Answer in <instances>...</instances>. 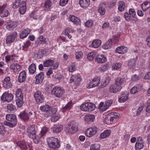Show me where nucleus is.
Instances as JSON below:
<instances>
[{"label": "nucleus", "instance_id": "f257e3e1", "mask_svg": "<svg viewBox=\"0 0 150 150\" xmlns=\"http://www.w3.org/2000/svg\"><path fill=\"white\" fill-rule=\"evenodd\" d=\"M27 132L28 137L33 139L34 142L35 144L40 142V138L39 136L36 134V131L34 125H32L29 126L27 129Z\"/></svg>", "mask_w": 150, "mask_h": 150}, {"label": "nucleus", "instance_id": "f03ea898", "mask_svg": "<svg viewBox=\"0 0 150 150\" xmlns=\"http://www.w3.org/2000/svg\"><path fill=\"white\" fill-rule=\"evenodd\" d=\"M47 144L50 148L49 150H57L60 146V141L56 138L52 137L49 138Z\"/></svg>", "mask_w": 150, "mask_h": 150}, {"label": "nucleus", "instance_id": "7ed1b4c3", "mask_svg": "<svg viewBox=\"0 0 150 150\" xmlns=\"http://www.w3.org/2000/svg\"><path fill=\"white\" fill-rule=\"evenodd\" d=\"M40 109L42 111L46 112L44 114V116L46 117H50L57 110L56 108H52L51 106L48 105L40 106Z\"/></svg>", "mask_w": 150, "mask_h": 150}, {"label": "nucleus", "instance_id": "20e7f679", "mask_svg": "<svg viewBox=\"0 0 150 150\" xmlns=\"http://www.w3.org/2000/svg\"><path fill=\"white\" fill-rule=\"evenodd\" d=\"M119 118L118 114L112 112L110 115H107L105 118V121L107 124L110 125L116 122Z\"/></svg>", "mask_w": 150, "mask_h": 150}, {"label": "nucleus", "instance_id": "39448f33", "mask_svg": "<svg viewBox=\"0 0 150 150\" xmlns=\"http://www.w3.org/2000/svg\"><path fill=\"white\" fill-rule=\"evenodd\" d=\"M16 96L17 98L16 100V104L18 107H21L23 103V97L21 89L18 88L16 90Z\"/></svg>", "mask_w": 150, "mask_h": 150}, {"label": "nucleus", "instance_id": "423d86ee", "mask_svg": "<svg viewBox=\"0 0 150 150\" xmlns=\"http://www.w3.org/2000/svg\"><path fill=\"white\" fill-rule=\"evenodd\" d=\"M64 93L63 88L59 86L54 87L51 91L52 95L59 98H61Z\"/></svg>", "mask_w": 150, "mask_h": 150}, {"label": "nucleus", "instance_id": "0eeeda50", "mask_svg": "<svg viewBox=\"0 0 150 150\" xmlns=\"http://www.w3.org/2000/svg\"><path fill=\"white\" fill-rule=\"evenodd\" d=\"M34 97L36 103H41L44 101L43 96L40 91H36L34 94Z\"/></svg>", "mask_w": 150, "mask_h": 150}, {"label": "nucleus", "instance_id": "6e6552de", "mask_svg": "<svg viewBox=\"0 0 150 150\" xmlns=\"http://www.w3.org/2000/svg\"><path fill=\"white\" fill-rule=\"evenodd\" d=\"M13 98V95L8 92H6L4 93L1 97V100L4 101L9 102L12 100Z\"/></svg>", "mask_w": 150, "mask_h": 150}, {"label": "nucleus", "instance_id": "1a4fd4ad", "mask_svg": "<svg viewBox=\"0 0 150 150\" xmlns=\"http://www.w3.org/2000/svg\"><path fill=\"white\" fill-rule=\"evenodd\" d=\"M97 128L96 127L89 128L85 132V134L87 137H90L95 135L97 132Z\"/></svg>", "mask_w": 150, "mask_h": 150}, {"label": "nucleus", "instance_id": "9d476101", "mask_svg": "<svg viewBox=\"0 0 150 150\" xmlns=\"http://www.w3.org/2000/svg\"><path fill=\"white\" fill-rule=\"evenodd\" d=\"M122 88V86H121L117 85L115 83L110 86L109 90L110 93H115L120 91Z\"/></svg>", "mask_w": 150, "mask_h": 150}, {"label": "nucleus", "instance_id": "9b49d317", "mask_svg": "<svg viewBox=\"0 0 150 150\" xmlns=\"http://www.w3.org/2000/svg\"><path fill=\"white\" fill-rule=\"evenodd\" d=\"M144 142L142 137H139L135 144V148L136 150H140L144 147Z\"/></svg>", "mask_w": 150, "mask_h": 150}, {"label": "nucleus", "instance_id": "f8f14e48", "mask_svg": "<svg viewBox=\"0 0 150 150\" xmlns=\"http://www.w3.org/2000/svg\"><path fill=\"white\" fill-rule=\"evenodd\" d=\"M100 79L99 77H96L93 79L88 84V88H91L98 85L100 82Z\"/></svg>", "mask_w": 150, "mask_h": 150}, {"label": "nucleus", "instance_id": "ddd939ff", "mask_svg": "<svg viewBox=\"0 0 150 150\" xmlns=\"http://www.w3.org/2000/svg\"><path fill=\"white\" fill-rule=\"evenodd\" d=\"M17 34L16 32H14L10 34L6 38L7 43L10 44L14 42Z\"/></svg>", "mask_w": 150, "mask_h": 150}, {"label": "nucleus", "instance_id": "4468645a", "mask_svg": "<svg viewBox=\"0 0 150 150\" xmlns=\"http://www.w3.org/2000/svg\"><path fill=\"white\" fill-rule=\"evenodd\" d=\"M95 118V116L93 115L87 114L83 117L85 122L86 124H89L93 122Z\"/></svg>", "mask_w": 150, "mask_h": 150}, {"label": "nucleus", "instance_id": "2eb2a0df", "mask_svg": "<svg viewBox=\"0 0 150 150\" xmlns=\"http://www.w3.org/2000/svg\"><path fill=\"white\" fill-rule=\"evenodd\" d=\"M3 86L6 88H9L11 87L12 84L10 81V78L9 76L6 77L2 83Z\"/></svg>", "mask_w": 150, "mask_h": 150}, {"label": "nucleus", "instance_id": "dca6fc26", "mask_svg": "<svg viewBox=\"0 0 150 150\" xmlns=\"http://www.w3.org/2000/svg\"><path fill=\"white\" fill-rule=\"evenodd\" d=\"M106 61V57L103 54H98L96 58V61L98 63H105Z\"/></svg>", "mask_w": 150, "mask_h": 150}, {"label": "nucleus", "instance_id": "f3484780", "mask_svg": "<svg viewBox=\"0 0 150 150\" xmlns=\"http://www.w3.org/2000/svg\"><path fill=\"white\" fill-rule=\"evenodd\" d=\"M52 3L50 0H47L45 1L42 6L44 11H47L50 10L52 7Z\"/></svg>", "mask_w": 150, "mask_h": 150}, {"label": "nucleus", "instance_id": "a211bd4d", "mask_svg": "<svg viewBox=\"0 0 150 150\" xmlns=\"http://www.w3.org/2000/svg\"><path fill=\"white\" fill-rule=\"evenodd\" d=\"M79 4L82 8H86L89 6L90 1V0H79Z\"/></svg>", "mask_w": 150, "mask_h": 150}, {"label": "nucleus", "instance_id": "6ab92c4d", "mask_svg": "<svg viewBox=\"0 0 150 150\" xmlns=\"http://www.w3.org/2000/svg\"><path fill=\"white\" fill-rule=\"evenodd\" d=\"M78 129V127L76 125H73L72 126H68L67 129L66 131L70 133H74L76 132Z\"/></svg>", "mask_w": 150, "mask_h": 150}, {"label": "nucleus", "instance_id": "aec40b11", "mask_svg": "<svg viewBox=\"0 0 150 150\" xmlns=\"http://www.w3.org/2000/svg\"><path fill=\"white\" fill-rule=\"evenodd\" d=\"M44 77V74L42 72H40L39 74L36 75L35 77L36 79L35 83L38 84L42 82L43 80Z\"/></svg>", "mask_w": 150, "mask_h": 150}, {"label": "nucleus", "instance_id": "412c9836", "mask_svg": "<svg viewBox=\"0 0 150 150\" xmlns=\"http://www.w3.org/2000/svg\"><path fill=\"white\" fill-rule=\"evenodd\" d=\"M106 6L105 3H103L100 4L98 9V12L101 15H104L106 11Z\"/></svg>", "mask_w": 150, "mask_h": 150}, {"label": "nucleus", "instance_id": "4be33fe9", "mask_svg": "<svg viewBox=\"0 0 150 150\" xmlns=\"http://www.w3.org/2000/svg\"><path fill=\"white\" fill-rule=\"evenodd\" d=\"M42 14L40 13V11H34L31 13L30 17L35 19H41Z\"/></svg>", "mask_w": 150, "mask_h": 150}, {"label": "nucleus", "instance_id": "5701e85b", "mask_svg": "<svg viewBox=\"0 0 150 150\" xmlns=\"http://www.w3.org/2000/svg\"><path fill=\"white\" fill-rule=\"evenodd\" d=\"M113 42L112 39H110L102 46V48L106 50L110 49L112 45Z\"/></svg>", "mask_w": 150, "mask_h": 150}, {"label": "nucleus", "instance_id": "b1692460", "mask_svg": "<svg viewBox=\"0 0 150 150\" xmlns=\"http://www.w3.org/2000/svg\"><path fill=\"white\" fill-rule=\"evenodd\" d=\"M26 77V72L25 71H23L19 74L18 79V81L20 83L23 82L25 80Z\"/></svg>", "mask_w": 150, "mask_h": 150}, {"label": "nucleus", "instance_id": "393cba45", "mask_svg": "<svg viewBox=\"0 0 150 150\" xmlns=\"http://www.w3.org/2000/svg\"><path fill=\"white\" fill-rule=\"evenodd\" d=\"M6 117V119L9 121L17 122L16 116L14 114H7Z\"/></svg>", "mask_w": 150, "mask_h": 150}, {"label": "nucleus", "instance_id": "a878e982", "mask_svg": "<svg viewBox=\"0 0 150 150\" xmlns=\"http://www.w3.org/2000/svg\"><path fill=\"white\" fill-rule=\"evenodd\" d=\"M101 42L100 40H95L93 41L90 47L95 48H97L101 45Z\"/></svg>", "mask_w": 150, "mask_h": 150}, {"label": "nucleus", "instance_id": "bb28decb", "mask_svg": "<svg viewBox=\"0 0 150 150\" xmlns=\"http://www.w3.org/2000/svg\"><path fill=\"white\" fill-rule=\"evenodd\" d=\"M69 18L70 21L76 24H79L80 21L79 19L74 15H69Z\"/></svg>", "mask_w": 150, "mask_h": 150}, {"label": "nucleus", "instance_id": "cd10ccee", "mask_svg": "<svg viewBox=\"0 0 150 150\" xmlns=\"http://www.w3.org/2000/svg\"><path fill=\"white\" fill-rule=\"evenodd\" d=\"M10 67L15 72H19L21 70V66L16 63L12 64L11 65Z\"/></svg>", "mask_w": 150, "mask_h": 150}, {"label": "nucleus", "instance_id": "c85d7f7f", "mask_svg": "<svg viewBox=\"0 0 150 150\" xmlns=\"http://www.w3.org/2000/svg\"><path fill=\"white\" fill-rule=\"evenodd\" d=\"M127 50V48L126 47L120 46L116 49V52L119 54H124L126 52Z\"/></svg>", "mask_w": 150, "mask_h": 150}, {"label": "nucleus", "instance_id": "c756f323", "mask_svg": "<svg viewBox=\"0 0 150 150\" xmlns=\"http://www.w3.org/2000/svg\"><path fill=\"white\" fill-rule=\"evenodd\" d=\"M128 99V95L127 93H124L121 95V97L119 98V102L122 103L125 102Z\"/></svg>", "mask_w": 150, "mask_h": 150}, {"label": "nucleus", "instance_id": "7c9ffc66", "mask_svg": "<svg viewBox=\"0 0 150 150\" xmlns=\"http://www.w3.org/2000/svg\"><path fill=\"white\" fill-rule=\"evenodd\" d=\"M54 62V61L51 59L46 60L43 62L44 67H48L51 66L53 65Z\"/></svg>", "mask_w": 150, "mask_h": 150}, {"label": "nucleus", "instance_id": "2f4dec72", "mask_svg": "<svg viewBox=\"0 0 150 150\" xmlns=\"http://www.w3.org/2000/svg\"><path fill=\"white\" fill-rule=\"evenodd\" d=\"M111 133V131L110 129L105 130L100 134V137L102 139L107 138L110 135Z\"/></svg>", "mask_w": 150, "mask_h": 150}, {"label": "nucleus", "instance_id": "473e14b6", "mask_svg": "<svg viewBox=\"0 0 150 150\" xmlns=\"http://www.w3.org/2000/svg\"><path fill=\"white\" fill-rule=\"evenodd\" d=\"M17 25L16 21H10L8 24V26L10 30H11L15 28Z\"/></svg>", "mask_w": 150, "mask_h": 150}, {"label": "nucleus", "instance_id": "72a5a7b5", "mask_svg": "<svg viewBox=\"0 0 150 150\" xmlns=\"http://www.w3.org/2000/svg\"><path fill=\"white\" fill-rule=\"evenodd\" d=\"M22 6L20 7L19 11L20 13L21 14H23L25 13L26 10V4L25 1H22L21 4Z\"/></svg>", "mask_w": 150, "mask_h": 150}, {"label": "nucleus", "instance_id": "f704fd0d", "mask_svg": "<svg viewBox=\"0 0 150 150\" xmlns=\"http://www.w3.org/2000/svg\"><path fill=\"white\" fill-rule=\"evenodd\" d=\"M141 7L143 10L145 11L150 7V2L149 1L144 2L142 4Z\"/></svg>", "mask_w": 150, "mask_h": 150}, {"label": "nucleus", "instance_id": "c9c22d12", "mask_svg": "<svg viewBox=\"0 0 150 150\" xmlns=\"http://www.w3.org/2000/svg\"><path fill=\"white\" fill-rule=\"evenodd\" d=\"M30 30L29 29H27L23 31L20 34L21 38H25L30 32Z\"/></svg>", "mask_w": 150, "mask_h": 150}, {"label": "nucleus", "instance_id": "e433bc0d", "mask_svg": "<svg viewBox=\"0 0 150 150\" xmlns=\"http://www.w3.org/2000/svg\"><path fill=\"white\" fill-rule=\"evenodd\" d=\"M125 8V3L123 1H120L118 3L119 10L120 12L123 11Z\"/></svg>", "mask_w": 150, "mask_h": 150}, {"label": "nucleus", "instance_id": "4c0bfd02", "mask_svg": "<svg viewBox=\"0 0 150 150\" xmlns=\"http://www.w3.org/2000/svg\"><path fill=\"white\" fill-rule=\"evenodd\" d=\"M125 82V81L124 78L119 77L116 79L115 83L117 85L121 86L122 85L124 84Z\"/></svg>", "mask_w": 150, "mask_h": 150}, {"label": "nucleus", "instance_id": "58836bf2", "mask_svg": "<svg viewBox=\"0 0 150 150\" xmlns=\"http://www.w3.org/2000/svg\"><path fill=\"white\" fill-rule=\"evenodd\" d=\"M87 111H91L94 110L96 108L95 105L92 103H87Z\"/></svg>", "mask_w": 150, "mask_h": 150}, {"label": "nucleus", "instance_id": "ea45409f", "mask_svg": "<svg viewBox=\"0 0 150 150\" xmlns=\"http://www.w3.org/2000/svg\"><path fill=\"white\" fill-rule=\"evenodd\" d=\"M72 105V102H69L65 105V106L62 108V112H64L66 110L70 109L71 108Z\"/></svg>", "mask_w": 150, "mask_h": 150}, {"label": "nucleus", "instance_id": "a19ab883", "mask_svg": "<svg viewBox=\"0 0 150 150\" xmlns=\"http://www.w3.org/2000/svg\"><path fill=\"white\" fill-rule=\"evenodd\" d=\"M63 126L55 125L54 127L52 128V130L53 132H60L63 129Z\"/></svg>", "mask_w": 150, "mask_h": 150}, {"label": "nucleus", "instance_id": "79ce46f5", "mask_svg": "<svg viewBox=\"0 0 150 150\" xmlns=\"http://www.w3.org/2000/svg\"><path fill=\"white\" fill-rule=\"evenodd\" d=\"M17 145L21 148L23 149H26L27 147L25 142L23 141H20L17 143Z\"/></svg>", "mask_w": 150, "mask_h": 150}, {"label": "nucleus", "instance_id": "37998d69", "mask_svg": "<svg viewBox=\"0 0 150 150\" xmlns=\"http://www.w3.org/2000/svg\"><path fill=\"white\" fill-rule=\"evenodd\" d=\"M96 52H91L89 53L87 56L88 59L90 60H93L96 54Z\"/></svg>", "mask_w": 150, "mask_h": 150}, {"label": "nucleus", "instance_id": "c03bdc74", "mask_svg": "<svg viewBox=\"0 0 150 150\" xmlns=\"http://www.w3.org/2000/svg\"><path fill=\"white\" fill-rule=\"evenodd\" d=\"M19 116L24 121L28 120L29 118L28 115L25 112H24L23 113H21Z\"/></svg>", "mask_w": 150, "mask_h": 150}, {"label": "nucleus", "instance_id": "a18cd8bd", "mask_svg": "<svg viewBox=\"0 0 150 150\" xmlns=\"http://www.w3.org/2000/svg\"><path fill=\"white\" fill-rule=\"evenodd\" d=\"M36 69V66L34 64H32L29 67V73L33 74L35 71Z\"/></svg>", "mask_w": 150, "mask_h": 150}, {"label": "nucleus", "instance_id": "49530a36", "mask_svg": "<svg viewBox=\"0 0 150 150\" xmlns=\"http://www.w3.org/2000/svg\"><path fill=\"white\" fill-rule=\"evenodd\" d=\"M8 12L7 10H5L3 8V10L0 11V16L2 18L7 17L8 15Z\"/></svg>", "mask_w": 150, "mask_h": 150}, {"label": "nucleus", "instance_id": "de8ad7c7", "mask_svg": "<svg viewBox=\"0 0 150 150\" xmlns=\"http://www.w3.org/2000/svg\"><path fill=\"white\" fill-rule=\"evenodd\" d=\"M112 103V101L111 100H108L106 101L104 105V108L103 111H105L110 107Z\"/></svg>", "mask_w": 150, "mask_h": 150}, {"label": "nucleus", "instance_id": "09e8293b", "mask_svg": "<svg viewBox=\"0 0 150 150\" xmlns=\"http://www.w3.org/2000/svg\"><path fill=\"white\" fill-rule=\"evenodd\" d=\"M131 8H130L129 9V14L127 12H126L125 13V18L127 21H130L131 19Z\"/></svg>", "mask_w": 150, "mask_h": 150}, {"label": "nucleus", "instance_id": "8fccbe9b", "mask_svg": "<svg viewBox=\"0 0 150 150\" xmlns=\"http://www.w3.org/2000/svg\"><path fill=\"white\" fill-rule=\"evenodd\" d=\"M100 146L98 144H92L90 148V150H100Z\"/></svg>", "mask_w": 150, "mask_h": 150}, {"label": "nucleus", "instance_id": "3c124183", "mask_svg": "<svg viewBox=\"0 0 150 150\" xmlns=\"http://www.w3.org/2000/svg\"><path fill=\"white\" fill-rule=\"evenodd\" d=\"M60 118V115L59 114H55L51 117V120L52 122H55Z\"/></svg>", "mask_w": 150, "mask_h": 150}, {"label": "nucleus", "instance_id": "603ef678", "mask_svg": "<svg viewBox=\"0 0 150 150\" xmlns=\"http://www.w3.org/2000/svg\"><path fill=\"white\" fill-rule=\"evenodd\" d=\"M48 129L47 127H43L40 132V136H39L40 137H41L43 136L48 132Z\"/></svg>", "mask_w": 150, "mask_h": 150}, {"label": "nucleus", "instance_id": "864d4df0", "mask_svg": "<svg viewBox=\"0 0 150 150\" xmlns=\"http://www.w3.org/2000/svg\"><path fill=\"white\" fill-rule=\"evenodd\" d=\"M21 1L20 0H16L13 4V7L14 8H17L20 6Z\"/></svg>", "mask_w": 150, "mask_h": 150}, {"label": "nucleus", "instance_id": "5fc2aeb1", "mask_svg": "<svg viewBox=\"0 0 150 150\" xmlns=\"http://www.w3.org/2000/svg\"><path fill=\"white\" fill-rule=\"evenodd\" d=\"M121 67L122 64H121L119 63H117L113 64L112 68L114 69L117 70L121 68Z\"/></svg>", "mask_w": 150, "mask_h": 150}, {"label": "nucleus", "instance_id": "6e6d98bb", "mask_svg": "<svg viewBox=\"0 0 150 150\" xmlns=\"http://www.w3.org/2000/svg\"><path fill=\"white\" fill-rule=\"evenodd\" d=\"M87 103H83L80 106V109L82 110L87 111Z\"/></svg>", "mask_w": 150, "mask_h": 150}, {"label": "nucleus", "instance_id": "4d7b16f0", "mask_svg": "<svg viewBox=\"0 0 150 150\" xmlns=\"http://www.w3.org/2000/svg\"><path fill=\"white\" fill-rule=\"evenodd\" d=\"M31 42L30 41H28L23 46L22 50H26L27 48L29 47Z\"/></svg>", "mask_w": 150, "mask_h": 150}, {"label": "nucleus", "instance_id": "13d9d810", "mask_svg": "<svg viewBox=\"0 0 150 150\" xmlns=\"http://www.w3.org/2000/svg\"><path fill=\"white\" fill-rule=\"evenodd\" d=\"M83 56V52L81 51L77 52L76 53V57L77 59H80Z\"/></svg>", "mask_w": 150, "mask_h": 150}, {"label": "nucleus", "instance_id": "bf43d9fd", "mask_svg": "<svg viewBox=\"0 0 150 150\" xmlns=\"http://www.w3.org/2000/svg\"><path fill=\"white\" fill-rule=\"evenodd\" d=\"M93 23L92 21L88 20L85 23V26L87 27H90L93 25Z\"/></svg>", "mask_w": 150, "mask_h": 150}, {"label": "nucleus", "instance_id": "052dcab7", "mask_svg": "<svg viewBox=\"0 0 150 150\" xmlns=\"http://www.w3.org/2000/svg\"><path fill=\"white\" fill-rule=\"evenodd\" d=\"M7 108L8 110H14L16 109L15 106L12 104H8Z\"/></svg>", "mask_w": 150, "mask_h": 150}, {"label": "nucleus", "instance_id": "680f3d73", "mask_svg": "<svg viewBox=\"0 0 150 150\" xmlns=\"http://www.w3.org/2000/svg\"><path fill=\"white\" fill-rule=\"evenodd\" d=\"M110 79V78L109 77H107L106 78L105 80L102 84V86H105L107 84H108L109 83Z\"/></svg>", "mask_w": 150, "mask_h": 150}, {"label": "nucleus", "instance_id": "e2e57ef3", "mask_svg": "<svg viewBox=\"0 0 150 150\" xmlns=\"http://www.w3.org/2000/svg\"><path fill=\"white\" fill-rule=\"evenodd\" d=\"M68 0H60L59 5L62 6H65L68 2Z\"/></svg>", "mask_w": 150, "mask_h": 150}, {"label": "nucleus", "instance_id": "0e129e2a", "mask_svg": "<svg viewBox=\"0 0 150 150\" xmlns=\"http://www.w3.org/2000/svg\"><path fill=\"white\" fill-rule=\"evenodd\" d=\"M64 34H68L69 33H72L73 31L72 29L70 28H66L64 30Z\"/></svg>", "mask_w": 150, "mask_h": 150}, {"label": "nucleus", "instance_id": "69168bd1", "mask_svg": "<svg viewBox=\"0 0 150 150\" xmlns=\"http://www.w3.org/2000/svg\"><path fill=\"white\" fill-rule=\"evenodd\" d=\"M75 68L76 67L74 64H73L69 67L68 70L69 72H73L75 70Z\"/></svg>", "mask_w": 150, "mask_h": 150}, {"label": "nucleus", "instance_id": "338daca9", "mask_svg": "<svg viewBox=\"0 0 150 150\" xmlns=\"http://www.w3.org/2000/svg\"><path fill=\"white\" fill-rule=\"evenodd\" d=\"M144 107V105H142L140 106L138 109L137 112V115H139L141 111L143 110Z\"/></svg>", "mask_w": 150, "mask_h": 150}, {"label": "nucleus", "instance_id": "774afa93", "mask_svg": "<svg viewBox=\"0 0 150 150\" xmlns=\"http://www.w3.org/2000/svg\"><path fill=\"white\" fill-rule=\"evenodd\" d=\"M139 88L137 86H134L132 88V94H134L137 93L139 91Z\"/></svg>", "mask_w": 150, "mask_h": 150}]
</instances>
